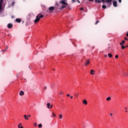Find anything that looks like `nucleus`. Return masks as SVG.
<instances>
[{
  "label": "nucleus",
  "mask_w": 128,
  "mask_h": 128,
  "mask_svg": "<svg viewBox=\"0 0 128 128\" xmlns=\"http://www.w3.org/2000/svg\"><path fill=\"white\" fill-rule=\"evenodd\" d=\"M94 72L95 71L94 70H91L90 74H94Z\"/></svg>",
  "instance_id": "nucleus-13"
},
{
  "label": "nucleus",
  "mask_w": 128,
  "mask_h": 128,
  "mask_svg": "<svg viewBox=\"0 0 128 128\" xmlns=\"http://www.w3.org/2000/svg\"><path fill=\"white\" fill-rule=\"evenodd\" d=\"M125 42H126V41L122 40V42H120V46H124Z\"/></svg>",
  "instance_id": "nucleus-10"
},
{
  "label": "nucleus",
  "mask_w": 128,
  "mask_h": 128,
  "mask_svg": "<svg viewBox=\"0 0 128 128\" xmlns=\"http://www.w3.org/2000/svg\"><path fill=\"white\" fill-rule=\"evenodd\" d=\"M126 46V48H128V45H127V46Z\"/></svg>",
  "instance_id": "nucleus-43"
},
{
  "label": "nucleus",
  "mask_w": 128,
  "mask_h": 128,
  "mask_svg": "<svg viewBox=\"0 0 128 128\" xmlns=\"http://www.w3.org/2000/svg\"><path fill=\"white\" fill-rule=\"evenodd\" d=\"M124 76H128V74L124 73Z\"/></svg>",
  "instance_id": "nucleus-24"
},
{
  "label": "nucleus",
  "mask_w": 128,
  "mask_h": 128,
  "mask_svg": "<svg viewBox=\"0 0 128 128\" xmlns=\"http://www.w3.org/2000/svg\"><path fill=\"white\" fill-rule=\"evenodd\" d=\"M120 4V2H122V0H118Z\"/></svg>",
  "instance_id": "nucleus-36"
},
{
  "label": "nucleus",
  "mask_w": 128,
  "mask_h": 128,
  "mask_svg": "<svg viewBox=\"0 0 128 128\" xmlns=\"http://www.w3.org/2000/svg\"><path fill=\"white\" fill-rule=\"evenodd\" d=\"M101 2H106V0H101Z\"/></svg>",
  "instance_id": "nucleus-31"
},
{
  "label": "nucleus",
  "mask_w": 128,
  "mask_h": 128,
  "mask_svg": "<svg viewBox=\"0 0 128 128\" xmlns=\"http://www.w3.org/2000/svg\"><path fill=\"white\" fill-rule=\"evenodd\" d=\"M104 56H105L106 58V57L108 56H107V55H105Z\"/></svg>",
  "instance_id": "nucleus-44"
},
{
  "label": "nucleus",
  "mask_w": 128,
  "mask_h": 128,
  "mask_svg": "<svg viewBox=\"0 0 128 128\" xmlns=\"http://www.w3.org/2000/svg\"><path fill=\"white\" fill-rule=\"evenodd\" d=\"M125 110H128V108H125Z\"/></svg>",
  "instance_id": "nucleus-45"
},
{
  "label": "nucleus",
  "mask_w": 128,
  "mask_h": 128,
  "mask_svg": "<svg viewBox=\"0 0 128 128\" xmlns=\"http://www.w3.org/2000/svg\"><path fill=\"white\" fill-rule=\"evenodd\" d=\"M102 8H103L104 10H106V5H102Z\"/></svg>",
  "instance_id": "nucleus-18"
},
{
  "label": "nucleus",
  "mask_w": 128,
  "mask_h": 128,
  "mask_svg": "<svg viewBox=\"0 0 128 128\" xmlns=\"http://www.w3.org/2000/svg\"><path fill=\"white\" fill-rule=\"evenodd\" d=\"M59 118H60V120H62V114H60L59 115Z\"/></svg>",
  "instance_id": "nucleus-20"
},
{
  "label": "nucleus",
  "mask_w": 128,
  "mask_h": 128,
  "mask_svg": "<svg viewBox=\"0 0 128 128\" xmlns=\"http://www.w3.org/2000/svg\"><path fill=\"white\" fill-rule=\"evenodd\" d=\"M110 116H112V113H110Z\"/></svg>",
  "instance_id": "nucleus-35"
},
{
  "label": "nucleus",
  "mask_w": 128,
  "mask_h": 128,
  "mask_svg": "<svg viewBox=\"0 0 128 128\" xmlns=\"http://www.w3.org/2000/svg\"><path fill=\"white\" fill-rule=\"evenodd\" d=\"M14 4H16V2H12V6H14Z\"/></svg>",
  "instance_id": "nucleus-23"
},
{
  "label": "nucleus",
  "mask_w": 128,
  "mask_h": 128,
  "mask_svg": "<svg viewBox=\"0 0 128 128\" xmlns=\"http://www.w3.org/2000/svg\"><path fill=\"white\" fill-rule=\"evenodd\" d=\"M22 123H20L18 126V128H24V126H22Z\"/></svg>",
  "instance_id": "nucleus-9"
},
{
  "label": "nucleus",
  "mask_w": 128,
  "mask_h": 128,
  "mask_svg": "<svg viewBox=\"0 0 128 128\" xmlns=\"http://www.w3.org/2000/svg\"><path fill=\"white\" fill-rule=\"evenodd\" d=\"M48 108H52V105H50V104L48 103L46 104Z\"/></svg>",
  "instance_id": "nucleus-5"
},
{
  "label": "nucleus",
  "mask_w": 128,
  "mask_h": 128,
  "mask_svg": "<svg viewBox=\"0 0 128 128\" xmlns=\"http://www.w3.org/2000/svg\"><path fill=\"white\" fill-rule=\"evenodd\" d=\"M90 2H94V0H89Z\"/></svg>",
  "instance_id": "nucleus-39"
},
{
  "label": "nucleus",
  "mask_w": 128,
  "mask_h": 128,
  "mask_svg": "<svg viewBox=\"0 0 128 128\" xmlns=\"http://www.w3.org/2000/svg\"><path fill=\"white\" fill-rule=\"evenodd\" d=\"M121 48H122V50H124V48H126V46H124L123 45H122Z\"/></svg>",
  "instance_id": "nucleus-21"
},
{
  "label": "nucleus",
  "mask_w": 128,
  "mask_h": 128,
  "mask_svg": "<svg viewBox=\"0 0 128 128\" xmlns=\"http://www.w3.org/2000/svg\"><path fill=\"white\" fill-rule=\"evenodd\" d=\"M100 22V20H98L96 22L95 24H98Z\"/></svg>",
  "instance_id": "nucleus-25"
},
{
  "label": "nucleus",
  "mask_w": 128,
  "mask_h": 128,
  "mask_svg": "<svg viewBox=\"0 0 128 128\" xmlns=\"http://www.w3.org/2000/svg\"><path fill=\"white\" fill-rule=\"evenodd\" d=\"M95 2H98V4H100V2H102V0H95Z\"/></svg>",
  "instance_id": "nucleus-14"
},
{
  "label": "nucleus",
  "mask_w": 128,
  "mask_h": 128,
  "mask_svg": "<svg viewBox=\"0 0 128 128\" xmlns=\"http://www.w3.org/2000/svg\"><path fill=\"white\" fill-rule=\"evenodd\" d=\"M52 70H54V69H52Z\"/></svg>",
  "instance_id": "nucleus-48"
},
{
  "label": "nucleus",
  "mask_w": 128,
  "mask_h": 128,
  "mask_svg": "<svg viewBox=\"0 0 128 128\" xmlns=\"http://www.w3.org/2000/svg\"><path fill=\"white\" fill-rule=\"evenodd\" d=\"M2 2H0V10H2Z\"/></svg>",
  "instance_id": "nucleus-17"
},
{
  "label": "nucleus",
  "mask_w": 128,
  "mask_h": 128,
  "mask_svg": "<svg viewBox=\"0 0 128 128\" xmlns=\"http://www.w3.org/2000/svg\"><path fill=\"white\" fill-rule=\"evenodd\" d=\"M8 48V47H7V48Z\"/></svg>",
  "instance_id": "nucleus-49"
},
{
  "label": "nucleus",
  "mask_w": 128,
  "mask_h": 128,
  "mask_svg": "<svg viewBox=\"0 0 128 128\" xmlns=\"http://www.w3.org/2000/svg\"><path fill=\"white\" fill-rule=\"evenodd\" d=\"M16 22H22V20L20 19V18H16Z\"/></svg>",
  "instance_id": "nucleus-11"
},
{
  "label": "nucleus",
  "mask_w": 128,
  "mask_h": 128,
  "mask_svg": "<svg viewBox=\"0 0 128 128\" xmlns=\"http://www.w3.org/2000/svg\"><path fill=\"white\" fill-rule=\"evenodd\" d=\"M112 0H106V4L109 8H110V6H112Z\"/></svg>",
  "instance_id": "nucleus-3"
},
{
  "label": "nucleus",
  "mask_w": 128,
  "mask_h": 128,
  "mask_svg": "<svg viewBox=\"0 0 128 128\" xmlns=\"http://www.w3.org/2000/svg\"><path fill=\"white\" fill-rule=\"evenodd\" d=\"M4 50H2V52H4Z\"/></svg>",
  "instance_id": "nucleus-46"
},
{
  "label": "nucleus",
  "mask_w": 128,
  "mask_h": 128,
  "mask_svg": "<svg viewBox=\"0 0 128 128\" xmlns=\"http://www.w3.org/2000/svg\"><path fill=\"white\" fill-rule=\"evenodd\" d=\"M90 64V60H87L85 63V66H88Z\"/></svg>",
  "instance_id": "nucleus-12"
},
{
  "label": "nucleus",
  "mask_w": 128,
  "mask_h": 128,
  "mask_svg": "<svg viewBox=\"0 0 128 128\" xmlns=\"http://www.w3.org/2000/svg\"><path fill=\"white\" fill-rule=\"evenodd\" d=\"M44 90H46V86L44 87Z\"/></svg>",
  "instance_id": "nucleus-40"
},
{
  "label": "nucleus",
  "mask_w": 128,
  "mask_h": 128,
  "mask_svg": "<svg viewBox=\"0 0 128 128\" xmlns=\"http://www.w3.org/2000/svg\"><path fill=\"white\" fill-rule=\"evenodd\" d=\"M76 0H72V2H75Z\"/></svg>",
  "instance_id": "nucleus-34"
},
{
  "label": "nucleus",
  "mask_w": 128,
  "mask_h": 128,
  "mask_svg": "<svg viewBox=\"0 0 128 128\" xmlns=\"http://www.w3.org/2000/svg\"><path fill=\"white\" fill-rule=\"evenodd\" d=\"M80 10H84V8H80Z\"/></svg>",
  "instance_id": "nucleus-30"
},
{
  "label": "nucleus",
  "mask_w": 128,
  "mask_h": 128,
  "mask_svg": "<svg viewBox=\"0 0 128 128\" xmlns=\"http://www.w3.org/2000/svg\"><path fill=\"white\" fill-rule=\"evenodd\" d=\"M44 18V15L41 14H39L37 15V16H36V18L34 20V22L36 23L38 22H40V18Z\"/></svg>",
  "instance_id": "nucleus-2"
},
{
  "label": "nucleus",
  "mask_w": 128,
  "mask_h": 128,
  "mask_svg": "<svg viewBox=\"0 0 128 128\" xmlns=\"http://www.w3.org/2000/svg\"><path fill=\"white\" fill-rule=\"evenodd\" d=\"M20 96H24V91L21 90L20 93H19Z\"/></svg>",
  "instance_id": "nucleus-7"
},
{
  "label": "nucleus",
  "mask_w": 128,
  "mask_h": 128,
  "mask_svg": "<svg viewBox=\"0 0 128 128\" xmlns=\"http://www.w3.org/2000/svg\"><path fill=\"white\" fill-rule=\"evenodd\" d=\"M77 2H79L80 4V1H78V0H77Z\"/></svg>",
  "instance_id": "nucleus-41"
},
{
  "label": "nucleus",
  "mask_w": 128,
  "mask_h": 128,
  "mask_svg": "<svg viewBox=\"0 0 128 128\" xmlns=\"http://www.w3.org/2000/svg\"><path fill=\"white\" fill-rule=\"evenodd\" d=\"M126 112H128V111H127V110H126Z\"/></svg>",
  "instance_id": "nucleus-47"
},
{
  "label": "nucleus",
  "mask_w": 128,
  "mask_h": 128,
  "mask_svg": "<svg viewBox=\"0 0 128 128\" xmlns=\"http://www.w3.org/2000/svg\"><path fill=\"white\" fill-rule=\"evenodd\" d=\"M110 100H112V98L110 97H108L106 98V100L108 101Z\"/></svg>",
  "instance_id": "nucleus-19"
},
{
  "label": "nucleus",
  "mask_w": 128,
  "mask_h": 128,
  "mask_svg": "<svg viewBox=\"0 0 128 128\" xmlns=\"http://www.w3.org/2000/svg\"><path fill=\"white\" fill-rule=\"evenodd\" d=\"M64 93L62 92H60L59 94H60V96H62V94H63Z\"/></svg>",
  "instance_id": "nucleus-27"
},
{
  "label": "nucleus",
  "mask_w": 128,
  "mask_h": 128,
  "mask_svg": "<svg viewBox=\"0 0 128 128\" xmlns=\"http://www.w3.org/2000/svg\"><path fill=\"white\" fill-rule=\"evenodd\" d=\"M82 103L86 105L88 104V101L86 100H82Z\"/></svg>",
  "instance_id": "nucleus-8"
},
{
  "label": "nucleus",
  "mask_w": 128,
  "mask_h": 128,
  "mask_svg": "<svg viewBox=\"0 0 128 128\" xmlns=\"http://www.w3.org/2000/svg\"><path fill=\"white\" fill-rule=\"evenodd\" d=\"M115 58H118V56L116 55V56H115Z\"/></svg>",
  "instance_id": "nucleus-29"
},
{
  "label": "nucleus",
  "mask_w": 128,
  "mask_h": 128,
  "mask_svg": "<svg viewBox=\"0 0 128 128\" xmlns=\"http://www.w3.org/2000/svg\"><path fill=\"white\" fill-rule=\"evenodd\" d=\"M66 96H70V95L69 94H67Z\"/></svg>",
  "instance_id": "nucleus-38"
},
{
  "label": "nucleus",
  "mask_w": 128,
  "mask_h": 128,
  "mask_svg": "<svg viewBox=\"0 0 128 128\" xmlns=\"http://www.w3.org/2000/svg\"><path fill=\"white\" fill-rule=\"evenodd\" d=\"M74 98V96H70V98Z\"/></svg>",
  "instance_id": "nucleus-42"
},
{
  "label": "nucleus",
  "mask_w": 128,
  "mask_h": 128,
  "mask_svg": "<svg viewBox=\"0 0 128 128\" xmlns=\"http://www.w3.org/2000/svg\"><path fill=\"white\" fill-rule=\"evenodd\" d=\"M27 116L28 118H30L31 116L30 115H28V116Z\"/></svg>",
  "instance_id": "nucleus-33"
},
{
  "label": "nucleus",
  "mask_w": 128,
  "mask_h": 128,
  "mask_svg": "<svg viewBox=\"0 0 128 128\" xmlns=\"http://www.w3.org/2000/svg\"><path fill=\"white\" fill-rule=\"evenodd\" d=\"M34 126H38V124H36V123H34Z\"/></svg>",
  "instance_id": "nucleus-28"
},
{
  "label": "nucleus",
  "mask_w": 128,
  "mask_h": 128,
  "mask_svg": "<svg viewBox=\"0 0 128 128\" xmlns=\"http://www.w3.org/2000/svg\"><path fill=\"white\" fill-rule=\"evenodd\" d=\"M38 127L40 128H42V124H39L38 125Z\"/></svg>",
  "instance_id": "nucleus-22"
},
{
  "label": "nucleus",
  "mask_w": 128,
  "mask_h": 128,
  "mask_svg": "<svg viewBox=\"0 0 128 128\" xmlns=\"http://www.w3.org/2000/svg\"><path fill=\"white\" fill-rule=\"evenodd\" d=\"M66 0H60L59 3L56 2L55 4V8L54 6H50L49 8L50 12H52L54 10H62L65 8L66 6H68V4L66 3Z\"/></svg>",
  "instance_id": "nucleus-1"
},
{
  "label": "nucleus",
  "mask_w": 128,
  "mask_h": 128,
  "mask_svg": "<svg viewBox=\"0 0 128 128\" xmlns=\"http://www.w3.org/2000/svg\"><path fill=\"white\" fill-rule=\"evenodd\" d=\"M108 56H109L110 58H112V54L110 53H109L108 54Z\"/></svg>",
  "instance_id": "nucleus-16"
},
{
  "label": "nucleus",
  "mask_w": 128,
  "mask_h": 128,
  "mask_svg": "<svg viewBox=\"0 0 128 128\" xmlns=\"http://www.w3.org/2000/svg\"><path fill=\"white\" fill-rule=\"evenodd\" d=\"M113 6L114 8H116L118 6V2L116 0L113 2Z\"/></svg>",
  "instance_id": "nucleus-4"
},
{
  "label": "nucleus",
  "mask_w": 128,
  "mask_h": 128,
  "mask_svg": "<svg viewBox=\"0 0 128 128\" xmlns=\"http://www.w3.org/2000/svg\"><path fill=\"white\" fill-rule=\"evenodd\" d=\"M12 28V24H8V28Z\"/></svg>",
  "instance_id": "nucleus-6"
},
{
  "label": "nucleus",
  "mask_w": 128,
  "mask_h": 128,
  "mask_svg": "<svg viewBox=\"0 0 128 128\" xmlns=\"http://www.w3.org/2000/svg\"><path fill=\"white\" fill-rule=\"evenodd\" d=\"M124 39L125 40H128V39L126 37H125Z\"/></svg>",
  "instance_id": "nucleus-26"
},
{
  "label": "nucleus",
  "mask_w": 128,
  "mask_h": 128,
  "mask_svg": "<svg viewBox=\"0 0 128 128\" xmlns=\"http://www.w3.org/2000/svg\"><path fill=\"white\" fill-rule=\"evenodd\" d=\"M24 118L25 120H28V116H26V115H24Z\"/></svg>",
  "instance_id": "nucleus-15"
},
{
  "label": "nucleus",
  "mask_w": 128,
  "mask_h": 128,
  "mask_svg": "<svg viewBox=\"0 0 128 128\" xmlns=\"http://www.w3.org/2000/svg\"><path fill=\"white\" fill-rule=\"evenodd\" d=\"M52 116H54V118H56V115H55V114H54V113H52Z\"/></svg>",
  "instance_id": "nucleus-32"
},
{
  "label": "nucleus",
  "mask_w": 128,
  "mask_h": 128,
  "mask_svg": "<svg viewBox=\"0 0 128 128\" xmlns=\"http://www.w3.org/2000/svg\"><path fill=\"white\" fill-rule=\"evenodd\" d=\"M126 36H128V32H127L126 34Z\"/></svg>",
  "instance_id": "nucleus-37"
}]
</instances>
